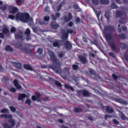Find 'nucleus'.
<instances>
[{
  "label": "nucleus",
  "instance_id": "1",
  "mask_svg": "<svg viewBox=\"0 0 128 128\" xmlns=\"http://www.w3.org/2000/svg\"><path fill=\"white\" fill-rule=\"evenodd\" d=\"M16 18L17 20H20L24 22H28L30 25H31L33 23L32 18L30 17L28 14H22L18 12L16 14Z\"/></svg>",
  "mask_w": 128,
  "mask_h": 128
},
{
  "label": "nucleus",
  "instance_id": "2",
  "mask_svg": "<svg viewBox=\"0 0 128 128\" xmlns=\"http://www.w3.org/2000/svg\"><path fill=\"white\" fill-rule=\"evenodd\" d=\"M48 68L52 69L54 71L57 73L60 74L62 72L61 67L56 64H49L48 65Z\"/></svg>",
  "mask_w": 128,
  "mask_h": 128
},
{
  "label": "nucleus",
  "instance_id": "3",
  "mask_svg": "<svg viewBox=\"0 0 128 128\" xmlns=\"http://www.w3.org/2000/svg\"><path fill=\"white\" fill-rule=\"evenodd\" d=\"M47 50L52 61L55 63H56L57 62V59L54 55V53L52 51L48 48H47Z\"/></svg>",
  "mask_w": 128,
  "mask_h": 128
},
{
  "label": "nucleus",
  "instance_id": "4",
  "mask_svg": "<svg viewBox=\"0 0 128 128\" xmlns=\"http://www.w3.org/2000/svg\"><path fill=\"white\" fill-rule=\"evenodd\" d=\"M115 29L114 27L112 26H107L104 28V33L106 34L108 32H114Z\"/></svg>",
  "mask_w": 128,
  "mask_h": 128
},
{
  "label": "nucleus",
  "instance_id": "5",
  "mask_svg": "<svg viewBox=\"0 0 128 128\" xmlns=\"http://www.w3.org/2000/svg\"><path fill=\"white\" fill-rule=\"evenodd\" d=\"M23 33L20 31H19L18 33L15 34V38L19 39L21 40H23L24 39V37L23 36Z\"/></svg>",
  "mask_w": 128,
  "mask_h": 128
},
{
  "label": "nucleus",
  "instance_id": "6",
  "mask_svg": "<svg viewBox=\"0 0 128 128\" xmlns=\"http://www.w3.org/2000/svg\"><path fill=\"white\" fill-rule=\"evenodd\" d=\"M62 73L64 74L66 76H68L70 74V68L69 67L64 68L63 70Z\"/></svg>",
  "mask_w": 128,
  "mask_h": 128
},
{
  "label": "nucleus",
  "instance_id": "7",
  "mask_svg": "<svg viewBox=\"0 0 128 128\" xmlns=\"http://www.w3.org/2000/svg\"><path fill=\"white\" fill-rule=\"evenodd\" d=\"M50 27L52 28L56 29L59 26V25L54 21H52L50 25Z\"/></svg>",
  "mask_w": 128,
  "mask_h": 128
},
{
  "label": "nucleus",
  "instance_id": "8",
  "mask_svg": "<svg viewBox=\"0 0 128 128\" xmlns=\"http://www.w3.org/2000/svg\"><path fill=\"white\" fill-rule=\"evenodd\" d=\"M10 62L12 63L13 66L18 69H20L22 68L21 65L20 63L16 62H13L12 61H10Z\"/></svg>",
  "mask_w": 128,
  "mask_h": 128
},
{
  "label": "nucleus",
  "instance_id": "9",
  "mask_svg": "<svg viewBox=\"0 0 128 128\" xmlns=\"http://www.w3.org/2000/svg\"><path fill=\"white\" fill-rule=\"evenodd\" d=\"M78 58L80 61L83 64H85L88 61L86 58L82 56H78Z\"/></svg>",
  "mask_w": 128,
  "mask_h": 128
},
{
  "label": "nucleus",
  "instance_id": "10",
  "mask_svg": "<svg viewBox=\"0 0 128 128\" xmlns=\"http://www.w3.org/2000/svg\"><path fill=\"white\" fill-rule=\"evenodd\" d=\"M13 83L15 86L18 89L20 90L22 89L21 86L19 84L16 79H15L13 81Z\"/></svg>",
  "mask_w": 128,
  "mask_h": 128
},
{
  "label": "nucleus",
  "instance_id": "11",
  "mask_svg": "<svg viewBox=\"0 0 128 128\" xmlns=\"http://www.w3.org/2000/svg\"><path fill=\"white\" fill-rule=\"evenodd\" d=\"M91 94L86 90H83L82 95L85 97H88L90 96Z\"/></svg>",
  "mask_w": 128,
  "mask_h": 128
},
{
  "label": "nucleus",
  "instance_id": "12",
  "mask_svg": "<svg viewBox=\"0 0 128 128\" xmlns=\"http://www.w3.org/2000/svg\"><path fill=\"white\" fill-rule=\"evenodd\" d=\"M68 34L67 33H64L61 36V38L63 41H66L68 40Z\"/></svg>",
  "mask_w": 128,
  "mask_h": 128
},
{
  "label": "nucleus",
  "instance_id": "13",
  "mask_svg": "<svg viewBox=\"0 0 128 128\" xmlns=\"http://www.w3.org/2000/svg\"><path fill=\"white\" fill-rule=\"evenodd\" d=\"M65 48L67 49H70L72 47V46L70 43L68 41H66L64 44Z\"/></svg>",
  "mask_w": 128,
  "mask_h": 128
},
{
  "label": "nucleus",
  "instance_id": "14",
  "mask_svg": "<svg viewBox=\"0 0 128 128\" xmlns=\"http://www.w3.org/2000/svg\"><path fill=\"white\" fill-rule=\"evenodd\" d=\"M105 110L106 112L108 113H113L114 112V110L112 108L109 106H107L106 107Z\"/></svg>",
  "mask_w": 128,
  "mask_h": 128
},
{
  "label": "nucleus",
  "instance_id": "15",
  "mask_svg": "<svg viewBox=\"0 0 128 128\" xmlns=\"http://www.w3.org/2000/svg\"><path fill=\"white\" fill-rule=\"evenodd\" d=\"M53 46L55 47L59 48L60 47V42L59 40H57L55 41L53 43Z\"/></svg>",
  "mask_w": 128,
  "mask_h": 128
},
{
  "label": "nucleus",
  "instance_id": "16",
  "mask_svg": "<svg viewBox=\"0 0 128 128\" xmlns=\"http://www.w3.org/2000/svg\"><path fill=\"white\" fill-rule=\"evenodd\" d=\"M110 45L111 46L112 49L116 52H117V48L114 43L113 42H110Z\"/></svg>",
  "mask_w": 128,
  "mask_h": 128
},
{
  "label": "nucleus",
  "instance_id": "17",
  "mask_svg": "<svg viewBox=\"0 0 128 128\" xmlns=\"http://www.w3.org/2000/svg\"><path fill=\"white\" fill-rule=\"evenodd\" d=\"M26 95L25 94H18V100H22L23 99L26 97Z\"/></svg>",
  "mask_w": 128,
  "mask_h": 128
},
{
  "label": "nucleus",
  "instance_id": "18",
  "mask_svg": "<svg viewBox=\"0 0 128 128\" xmlns=\"http://www.w3.org/2000/svg\"><path fill=\"white\" fill-rule=\"evenodd\" d=\"M115 100L118 102L124 105L127 104L128 103H127L126 102L118 98H116L115 99Z\"/></svg>",
  "mask_w": 128,
  "mask_h": 128
},
{
  "label": "nucleus",
  "instance_id": "19",
  "mask_svg": "<svg viewBox=\"0 0 128 128\" xmlns=\"http://www.w3.org/2000/svg\"><path fill=\"white\" fill-rule=\"evenodd\" d=\"M8 121L10 124L12 126H14L16 125V121L13 119H9L8 120Z\"/></svg>",
  "mask_w": 128,
  "mask_h": 128
},
{
  "label": "nucleus",
  "instance_id": "20",
  "mask_svg": "<svg viewBox=\"0 0 128 128\" xmlns=\"http://www.w3.org/2000/svg\"><path fill=\"white\" fill-rule=\"evenodd\" d=\"M2 31L3 33L4 34H6L8 32L9 30L6 26L4 25L3 26Z\"/></svg>",
  "mask_w": 128,
  "mask_h": 128
},
{
  "label": "nucleus",
  "instance_id": "21",
  "mask_svg": "<svg viewBox=\"0 0 128 128\" xmlns=\"http://www.w3.org/2000/svg\"><path fill=\"white\" fill-rule=\"evenodd\" d=\"M18 9L16 7H14L12 8V10L10 12V13L12 14H14L17 12Z\"/></svg>",
  "mask_w": 128,
  "mask_h": 128
},
{
  "label": "nucleus",
  "instance_id": "22",
  "mask_svg": "<svg viewBox=\"0 0 128 128\" xmlns=\"http://www.w3.org/2000/svg\"><path fill=\"white\" fill-rule=\"evenodd\" d=\"M100 2L103 4L106 5L108 4L109 1L108 0H100Z\"/></svg>",
  "mask_w": 128,
  "mask_h": 128
},
{
  "label": "nucleus",
  "instance_id": "23",
  "mask_svg": "<svg viewBox=\"0 0 128 128\" xmlns=\"http://www.w3.org/2000/svg\"><path fill=\"white\" fill-rule=\"evenodd\" d=\"M74 111L76 113L79 112H82V109L80 108L75 107L74 109Z\"/></svg>",
  "mask_w": 128,
  "mask_h": 128
},
{
  "label": "nucleus",
  "instance_id": "24",
  "mask_svg": "<svg viewBox=\"0 0 128 128\" xmlns=\"http://www.w3.org/2000/svg\"><path fill=\"white\" fill-rule=\"evenodd\" d=\"M24 68L27 70H32V67L30 65L28 64H25L23 66Z\"/></svg>",
  "mask_w": 128,
  "mask_h": 128
},
{
  "label": "nucleus",
  "instance_id": "25",
  "mask_svg": "<svg viewBox=\"0 0 128 128\" xmlns=\"http://www.w3.org/2000/svg\"><path fill=\"white\" fill-rule=\"evenodd\" d=\"M116 14L117 17H120L122 15L123 13L121 11H117L116 12Z\"/></svg>",
  "mask_w": 128,
  "mask_h": 128
},
{
  "label": "nucleus",
  "instance_id": "26",
  "mask_svg": "<svg viewBox=\"0 0 128 128\" xmlns=\"http://www.w3.org/2000/svg\"><path fill=\"white\" fill-rule=\"evenodd\" d=\"M110 12L109 11L107 10L105 11V16L107 19L109 18L110 17Z\"/></svg>",
  "mask_w": 128,
  "mask_h": 128
},
{
  "label": "nucleus",
  "instance_id": "27",
  "mask_svg": "<svg viewBox=\"0 0 128 128\" xmlns=\"http://www.w3.org/2000/svg\"><path fill=\"white\" fill-rule=\"evenodd\" d=\"M65 3V2L64 1H63L58 6L57 8V11H58L60 10L62 7V5L63 4H64Z\"/></svg>",
  "mask_w": 128,
  "mask_h": 128
},
{
  "label": "nucleus",
  "instance_id": "28",
  "mask_svg": "<svg viewBox=\"0 0 128 128\" xmlns=\"http://www.w3.org/2000/svg\"><path fill=\"white\" fill-rule=\"evenodd\" d=\"M5 50L7 51H12L13 50L12 49L10 45H7L6 47Z\"/></svg>",
  "mask_w": 128,
  "mask_h": 128
},
{
  "label": "nucleus",
  "instance_id": "29",
  "mask_svg": "<svg viewBox=\"0 0 128 128\" xmlns=\"http://www.w3.org/2000/svg\"><path fill=\"white\" fill-rule=\"evenodd\" d=\"M64 87L66 88L67 89H70L73 91H74V89L72 87L69 86L67 84H65L64 85Z\"/></svg>",
  "mask_w": 128,
  "mask_h": 128
},
{
  "label": "nucleus",
  "instance_id": "30",
  "mask_svg": "<svg viewBox=\"0 0 128 128\" xmlns=\"http://www.w3.org/2000/svg\"><path fill=\"white\" fill-rule=\"evenodd\" d=\"M22 49L23 51L29 53H30L31 51L30 49L25 48H22Z\"/></svg>",
  "mask_w": 128,
  "mask_h": 128
},
{
  "label": "nucleus",
  "instance_id": "31",
  "mask_svg": "<svg viewBox=\"0 0 128 128\" xmlns=\"http://www.w3.org/2000/svg\"><path fill=\"white\" fill-rule=\"evenodd\" d=\"M48 22H44L42 20H39V24H40L46 25L48 24Z\"/></svg>",
  "mask_w": 128,
  "mask_h": 128
},
{
  "label": "nucleus",
  "instance_id": "32",
  "mask_svg": "<svg viewBox=\"0 0 128 128\" xmlns=\"http://www.w3.org/2000/svg\"><path fill=\"white\" fill-rule=\"evenodd\" d=\"M120 46L122 49H124L126 48V45L124 43L122 42L120 44Z\"/></svg>",
  "mask_w": 128,
  "mask_h": 128
},
{
  "label": "nucleus",
  "instance_id": "33",
  "mask_svg": "<svg viewBox=\"0 0 128 128\" xmlns=\"http://www.w3.org/2000/svg\"><path fill=\"white\" fill-rule=\"evenodd\" d=\"M3 126L4 128H12L10 125L6 123L4 124Z\"/></svg>",
  "mask_w": 128,
  "mask_h": 128
},
{
  "label": "nucleus",
  "instance_id": "34",
  "mask_svg": "<svg viewBox=\"0 0 128 128\" xmlns=\"http://www.w3.org/2000/svg\"><path fill=\"white\" fill-rule=\"evenodd\" d=\"M106 37L108 40H110L112 39V36L110 34H108L106 35Z\"/></svg>",
  "mask_w": 128,
  "mask_h": 128
},
{
  "label": "nucleus",
  "instance_id": "35",
  "mask_svg": "<svg viewBox=\"0 0 128 128\" xmlns=\"http://www.w3.org/2000/svg\"><path fill=\"white\" fill-rule=\"evenodd\" d=\"M36 52L38 54H42L43 52V49L41 48H40L38 49Z\"/></svg>",
  "mask_w": 128,
  "mask_h": 128
},
{
  "label": "nucleus",
  "instance_id": "36",
  "mask_svg": "<svg viewBox=\"0 0 128 128\" xmlns=\"http://www.w3.org/2000/svg\"><path fill=\"white\" fill-rule=\"evenodd\" d=\"M93 10H94V11L95 12V13L97 17L98 18L99 21V16L100 14L101 13V11H99L98 12H97L95 10L94 8H93Z\"/></svg>",
  "mask_w": 128,
  "mask_h": 128
},
{
  "label": "nucleus",
  "instance_id": "37",
  "mask_svg": "<svg viewBox=\"0 0 128 128\" xmlns=\"http://www.w3.org/2000/svg\"><path fill=\"white\" fill-rule=\"evenodd\" d=\"M50 19V17L48 16H46L44 18V21L46 22H48Z\"/></svg>",
  "mask_w": 128,
  "mask_h": 128
},
{
  "label": "nucleus",
  "instance_id": "38",
  "mask_svg": "<svg viewBox=\"0 0 128 128\" xmlns=\"http://www.w3.org/2000/svg\"><path fill=\"white\" fill-rule=\"evenodd\" d=\"M30 31L28 28H27L26 30V31L24 32L25 34L27 35L28 34H30Z\"/></svg>",
  "mask_w": 128,
  "mask_h": 128
},
{
  "label": "nucleus",
  "instance_id": "39",
  "mask_svg": "<svg viewBox=\"0 0 128 128\" xmlns=\"http://www.w3.org/2000/svg\"><path fill=\"white\" fill-rule=\"evenodd\" d=\"M54 83L57 86H59V87H61L62 86V85L61 84V83H60L58 81L55 80V81H54Z\"/></svg>",
  "mask_w": 128,
  "mask_h": 128
},
{
  "label": "nucleus",
  "instance_id": "40",
  "mask_svg": "<svg viewBox=\"0 0 128 128\" xmlns=\"http://www.w3.org/2000/svg\"><path fill=\"white\" fill-rule=\"evenodd\" d=\"M126 19L123 18H121L119 20V22L122 24H123L126 22Z\"/></svg>",
  "mask_w": 128,
  "mask_h": 128
},
{
  "label": "nucleus",
  "instance_id": "41",
  "mask_svg": "<svg viewBox=\"0 0 128 128\" xmlns=\"http://www.w3.org/2000/svg\"><path fill=\"white\" fill-rule=\"evenodd\" d=\"M49 99V98L48 97L46 96L44 98H41L40 100V101H41L42 100H43L44 101H47Z\"/></svg>",
  "mask_w": 128,
  "mask_h": 128
},
{
  "label": "nucleus",
  "instance_id": "42",
  "mask_svg": "<svg viewBox=\"0 0 128 128\" xmlns=\"http://www.w3.org/2000/svg\"><path fill=\"white\" fill-rule=\"evenodd\" d=\"M16 3L18 5V4H22L24 2L23 0H16Z\"/></svg>",
  "mask_w": 128,
  "mask_h": 128
},
{
  "label": "nucleus",
  "instance_id": "43",
  "mask_svg": "<svg viewBox=\"0 0 128 128\" xmlns=\"http://www.w3.org/2000/svg\"><path fill=\"white\" fill-rule=\"evenodd\" d=\"M64 54L62 52H59L58 53V56L60 58H62L64 56Z\"/></svg>",
  "mask_w": 128,
  "mask_h": 128
},
{
  "label": "nucleus",
  "instance_id": "44",
  "mask_svg": "<svg viewBox=\"0 0 128 128\" xmlns=\"http://www.w3.org/2000/svg\"><path fill=\"white\" fill-rule=\"evenodd\" d=\"M72 67L73 70H77L78 68V66L77 65L75 64L73 65Z\"/></svg>",
  "mask_w": 128,
  "mask_h": 128
},
{
  "label": "nucleus",
  "instance_id": "45",
  "mask_svg": "<svg viewBox=\"0 0 128 128\" xmlns=\"http://www.w3.org/2000/svg\"><path fill=\"white\" fill-rule=\"evenodd\" d=\"M120 117L122 120H124L126 119V117L122 113H121V114H120Z\"/></svg>",
  "mask_w": 128,
  "mask_h": 128
},
{
  "label": "nucleus",
  "instance_id": "46",
  "mask_svg": "<svg viewBox=\"0 0 128 128\" xmlns=\"http://www.w3.org/2000/svg\"><path fill=\"white\" fill-rule=\"evenodd\" d=\"M0 112L2 113H8V110L7 109H3L1 110Z\"/></svg>",
  "mask_w": 128,
  "mask_h": 128
},
{
  "label": "nucleus",
  "instance_id": "47",
  "mask_svg": "<svg viewBox=\"0 0 128 128\" xmlns=\"http://www.w3.org/2000/svg\"><path fill=\"white\" fill-rule=\"evenodd\" d=\"M7 7L6 6L3 5L0 7V9L2 10H4L6 9Z\"/></svg>",
  "mask_w": 128,
  "mask_h": 128
},
{
  "label": "nucleus",
  "instance_id": "48",
  "mask_svg": "<svg viewBox=\"0 0 128 128\" xmlns=\"http://www.w3.org/2000/svg\"><path fill=\"white\" fill-rule=\"evenodd\" d=\"M83 90H77L76 91V92L79 95H80L81 94H82Z\"/></svg>",
  "mask_w": 128,
  "mask_h": 128
},
{
  "label": "nucleus",
  "instance_id": "49",
  "mask_svg": "<svg viewBox=\"0 0 128 128\" xmlns=\"http://www.w3.org/2000/svg\"><path fill=\"white\" fill-rule=\"evenodd\" d=\"M31 103L29 99H27L25 103L27 104L29 106L30 105Z\"/></svg>",
  "mask_w": 128,
  "mask_h": 128
},
{
  "label": "nucleus",
  "instance_id": "50",
  "mask_svg": "<svg viewBox=\"0 0 128 128\" xmlns=\"http://www.w3.org/2000/svg\"><path fill=\"white\" fill-rule=\"evenodd\" d=\"M111 7L112 8H117V6L114 2H113L112 4Z\"/></svg>",
  "mask_w": 128,
  "mask_h": 128
},
{
  "label": "nucleus",
  "instance_id": "51",
  "mask_svg": "<svg viewBox=\"0 0 128 128\" xmlns=\"http://www.w3.org/2000/svg\"><path fill=\"white\" fill-rule=\"evenodd\" d=\"M31 38L30 36V34H28L27 35L26 38V39L28 41L30 40H31Z\"/></svg>",
  "mask_w": 128,
  "mask_h": 128
},
{
  "label": "nucleus",
  "instance_id": "52",
  "mask_svg": "<svg viewBox=\"0 0 128 128\" xmlns=\"http://www.w3.org/2000/svg\"><path fill=\"white\" fill-rule=\"evenodd\" d=\"M93 3L96 5L98 4V0H92Z\"/></svg>",
  "mask_w": 128,
  "mask_h": 128
},
{
  "label": "nucleus",
  "instance_id": "53",
  "mask_svg": "<svg viewBox=\"0 0 128 128\" xmlns=\"http://www.w3.org/2000/svg\"><path fill=\"white\" fill-rule=\"evenodd\" d=\"M66 32L68 34H72L73 32V31L72 30L70 29H68L67 30Z\"/></svg>",
  "mask_w": 128,
  "mask_h": 128
},
{
  "label": "nucleus",
  "instance_id": "54",
  "mask_svg": "<svg viewBox=\"0 0 128 128\" xmlns=\"http://www.w3.org/2000/svg\"><path fill=\"white\" fill-rule=\"evenodd\" d=\"M35 95L36 96V98L38 100V99L40 97L41 94H39L37 92L35 94Z\"/></svg>",
  "mask_w": 128,
  "mask_h": 128
},
{
  "label": "nucleus",
  "instance_id": "55",
  "mask_svg": "<svg viewBox=\"0 0 128 128\" xmlns=\"http://www.w3.org/2000/svg\"><path fill=\"white\" fill-rule=\"evenodd\" d=\"M94 79L96 80H97L98 78H101L98 75H94Z\"/></svg>",
  "mask_w": 128,
  "mask_h": 128
},
{
  "label": "nucleus",
  "instance_id": "56",
  "mask_svg": "<svg viewBox=\"0 0 128 128\" xmlns=\"http://www.w3.org/2000/svg\"><path fill=\"white\" fill-rule=\"evenodd\" d=\"M113 122L115 124L118 125L119 124V122L118 121L116 120L115 119H113L112 120Z\"/></svg>",
  "mask_w": 128,
  "mask_h": 128
},
{
  "label": "nucleus",
  "instance_id": "57",
  "mask_svg": "<svg viewBox=\"0 0 128 128\" xmlns=\"http://www.w3.org/2000/svg\"><path fill=\"white\" fill-rule=\"evenodd\" d=\"M12 116L11 115L5 114V118H12Z\"/></svg>",
  "mask_w": 128,
  "mask_h": 128
},
{
  "label": "nucleus",
  "instance_id": "58",
  "mask_svg": "<svg viewBox=\"0 0 128 128\" xmlns=\"http://www.w3.org/2000/svg\"><path fill=\"white\" fill-rule=\"evenodd\" d=\"M119 36L120 38L123 39L125 38V35L124 34H121L119 35Z\"/></svg>",
  "mask_w": 128,
  "mask_h": 128
},
{
  "label": "nucleus",
  "instance_id": "59",
  "mask_svg": "<svg viewBox=\"0 0 128 128\" xmlns=\"http://www.w3.org/2000/svg\"><path fill=\"white\" fill-rule=\"evenodd\" d=\"M32 99L33 101L37 100L38 101H40L39 100H38L36 98V96H32Z\"/></svg>",
  "mask_w": 128,
  "mask_h": 128
},
{
  "label": "nucleus",
  "instance_id": "60",
  "mask_svg": "<svg viewBox=\"0 0 128 128\" xmlns=\"http://www.w3.org/2000/svg\"><path fill=\"white\" fill-rule=\"evenodd\" d=\"M10 108L12 112L16 111V108L12 106H11L10 107Z\"/></svg>",
  "mask_w": 128,
  "mask_h": 128
},
{
  "label": "nucleus",
  "instance_id": "61",
  "mask_svg": "<svg viewBox=\"0 0 128 128\" xmlns=\"http://www.w3.org/2000/svg\"><path fill=\"white\" fill-rule=\"evenodd\" d=\"M51 16L52 19L54 20H56L57 19V17L54 14H52Z\"/></svg>",
  "mask_w": 128,
  "mask_h": 128
},
{
  "label": "nucleus",
  "instance_id": "62",
  "mask_svg": "<svg viewBox=\"0 0 128 128\" xmlns=\"http://www.w3.org/2000/svg\"><path fill=\"white\" fill-rule=\"evenodd\" d=\"M72 78L76 82L78 81L79 80V78L78 77L73 76Z\"/></svg>",
  "mask_w": 128,
  "mask_h": 128
},
{
  "label": "nucleus",
  "instance_id": "63",
  "mask_svg": "<svg viewBox=\"0 0 128 128\" xmlns=\"http://www.w3.org/2000/svg\"><path fill=\"white\" fill-rule=\"evenodd\" d=\"M10 30L11 32H14L16 31V30L14 27H12L11 28Z\"/></svg>",
  "mask_w": 128,
  "mask_h": 128
},
{
  "label": "nucleus",
  "instance_id": "64",
  "mask_svg": "<svg viewBox=\"0 0 128 128\" xmlns=\"http://www.w3.org/2000/svg\"><path fill=\"white\" fill-rule=\"evenodd\" d=\"M91 43L94 44H95L96 46H98V42L96 40H94V41L93 42H91Z\"/></svg>",
  "mask_w": 128,
  "mask_h": 128
}]
</instances>
